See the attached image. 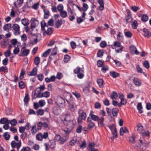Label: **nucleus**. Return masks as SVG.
Instances as JSON below:
<instances>
[{"label":"nucleus","mask_w":151,"mask_h":151,"mask_svg":"<svg viewBox=\"0 0 151 151\" xmlns=\"http://www.w3.org/2000/svg\"><path fill=\"white\" fill-rule=\"evenodd\" d=\"M42 30L43 31H45L44 33H46L48 35H51L53 30V28L52 27L48 28L46 23L44 21L41 22Z\"/></svg>","instance_id":"nucleus-1"},{"label":"nucleus","mask_w":151,"mask_h":151,"mask_svg":"<svg viewBox=\"0 0 151 151\" xmlns=\"http://www.w3.org/2000/svg\"><path fill=\"white\" fill-rule=\"evenodd\" d=\"M78 123H81L82 120H85L87 116L86 114L82 110L79 109L78 111Z\"/></svg>","instance_id":"nucleus-2"},{"label":"nucleus","mask_w":151,"mask_h":151,"mask_svg":"<svg viewBox=\"0 0 151 151\" xmlns=\"http://www.w3.org/2000/svg\"><path fill=\"white\" fill-rule=\"evenodd\" d=\"M146 147L145 142H139L134 146V148L138 150H144L146 149Z\"/></svg>","instance_id":"nucleus-3"},{"label":"nucleus","mask_w":151,"mask_h":151,"mask_svg":"<svg viewBox=\"0 0 151 151\" xmlns=\"http://www.w3.org/2000/svg\"><path fill=\"white\" fill-rule=\"evenodd\" d=\"M48 137V133L47 132H44L42 134L41 133H39L36 135V138L37 140L41 141L43 139H46Z\"/></svg>","instance_id":"nucleus-4"},{"label":"nucleus","mask_w":151,"mask_h":151,"mask_svg":"<svg viewBox=\"0 0 151 151\" xmlns=\"http://www.w3.org/2000/svg\"><path fill=\"white\" fill-rule=\"evenodd\" d=\"M45 150L48 151L49 148L52 149L55 147V142H48V143L44 144Z\"/></svg>","instance_id":"nucleus-5"},{"label":"nucleus","mask_w":151,"mask_h":151,"mask_svg":"<svg viewBox=\"0 0 151 151\" xmlns=\"http://www.w3.org/2000/svg\"><path fill=\"white\" fill-rule=\"evenodd\" d=\"M31 27L32 29L35 28L39 24L38 21L35 18H32L31 20ZM33 29H32V31Z\"/></svg>","instance_id":"nucleus-6"},{"label":"nucleus","mask_w":151,"mask_h":151,"mask_svg":"<svg viewBox=\"0 0 151 151\" xmlns=\"http://www.w3.org/2000/svg\"><path fill=\"white\" fill-rule=\"evenodd\" d=\"M95 144L94 142H90L89 144L87 149L88 150L98 151L97 149L95 148Z\"/></svg>","instance_id":"nucleus-7"},{"label":"nucleus","mask_w":151,"mask_h":151,"mask_svg":"<svg viewBox=\"0 0 151 151\" xmlns=\"http://www.w3.org/2000/svg\"><path fill=\"white\" fill-rule=\"evenodd\" d=\"M41 91L40 89H39V88H37L35 90L33 98L35 99L37 97L40 98V96H41V94H42V93H41Z\"/></svg>","instance_id":"nucleus-8"},{"label":"nucleus","mask_w":151,"mask_h":151,"mask_svg":"<svg viewBox=\"0 0 151 151\" xmlns=\"http://www.w3.org/2000/svg\"><path fill=\"white\" fill-rule=\"evenodd\" d=\"M58 104L59 106H65V101L61 97H59L57 101Z\"/></svg>","instance_id":"nucleus-9"},{"label":"nucleus","mask_w":151,"mask_h":151,"mask_svg":"<svg viewBox=\"0 0 151 151\" xmlns=\"http://www.w3.org/2000/svg\"><path fill=\"white\" fill-rule=\"evenodd\" d=\"M21 50V53L19 54V56H27L29 53V50L28 49H26L23 50Z\"/></svg>","instance_id":"nucleus-10"},{"label":"nucleus","mask_w":151,"mask_h":151,"mask_svg":"<svg viewBox=\"0 0 151 151\" xmlns=\"http://www.w3.org/2000/svg\"><path fill=\"white\" fill-rule=\"evenodd\" d=\"M108 127L112 132L113 134L115 135V134H116L117 129L114 125L112 124L109 126ZM116 135H117V134H116Z\"/></svg>","instance_id":"nucleus-11"},{"label":"nucleus","mask_w":151,"mask_h":151,"mask_svg":"<svg viewBox=\"0 0 151 151\" xmlns=\"http://www.w3.org/2000/svg\"><path fill=\"white\" fill-rule=\"evenodd\" d=\"M12 27L16 32H17L18 34H20V27L18 24H13Z\"/></svg>","instance_id":"nucleus-12"},{"label":"nucleus","mask_w":151,"mask_h":151,"mask_svg":"<svg viewBox=\"0 0 151 151\" xmlns=\"http://www.w3.org/2000/svg\"><path fill=\"white\" fill-rule=\"evenodd\" d=\"M37 70L36 68H34L31 71L28 73L27 75L29 76H35L37 74Z\"/></svg>","instance_id":"nucleus-13"},{"label":"nucleus","mask_w":151,"mask_h":151,"mask_svg":"<svg viewBox=\"0 0 151 151\" xmlns=\"http://www.w3.org/2000/svg\"><path fill=\"white\" fill-rule=\"evenodd\" d=\"M55 77L54 76H51L50 78L47 77L45 78V81L47 83H49L50 82H53L55 81Z\"/></svg>","instance_id":"nucleus-14"},{"label":"nucleus","mask_w":151,"mask_h":151,"mask_svg":"<svg viewBox=\"0 0 151 151\" xmlns=\"http://www.w3.org/2000/svg\"><path fill=\"white\" fill-rule=\"evenodd\" d=\"M128 131L127 129L125 127H121L120 130V134L121 135H123L124 133H127Z\"/></svg>","instance_id":"nucleus-15"},{"label":"nucleus","mask_w":151,"mask_h":151,"mask_svg":"<svg viewBox=\"0 0 151 151\" xmlns=\"http://www.w3.org/2000/svg\"><path fill=\"white\" fill-rule=\"evenodd\" d=\"M9 43V41L8 40L4 39L1 42V44L3 48H5Z\"/></svg>","instance_id":"nucleus-16"},{"label":"nucleus","mask_w":151,"mask_h":151,"mask_svg":"<svg viewBox=\"0 0 151 151\" xmlns=\"http://www.w3.org/2000/svg\"><path fill=\"white\" fill-rule=\"evenodd\" d=\"M11 24H7L4 25L3 27V29L4 30L9 32L11 30Z\"/></svg>","instance_id":"nucleus-17"},{"label":"nucleus","mask_w":151,"mask_h":151,"mask_svg":"<svg viewBox=\"0 0 151 151\" xmlns=\"http://www.w3.org/2000/svg\"><path fill=\"white\" fill-rule=\"evenodd\" d=\"M119 98L121 99V103L123 105H125L127 103V101L124 98V96L123 94L120 95L119 97Z\"/></svg>","instance_id":"nucleus-18"},{"label":"nucleus","mask_w":151,"mask_h":151,"mask_svg":"<svg viewBox=\"0 0 151 151\" xmlns=\"http://www.w3.org/2000/svg\"><path fill=\"white\" fill-rule=\"evenodd\" d=\"M133 82L135 85L138 86H140L141 84V82L137 78H134Z\"/></svg>","instance_id":"nucleus-19"},{"label":"nucleus","mask_w":151,"mask_h":151,"mask_svg":"<svg viewBox=\"0 0 151 151\" xmlns=\"http://www.w3.org/2000/svg\"><path fill=\"white\" fill-rule=\"evenodd\" d=\"M0 123L3 124H6L7 123H9V120H8L7 118L4 117L0 119Z\"/></svg>","instance_id":"nucleus-20"},{"label":"nucleus","mask_w":151,"mask_h":151,"mask_svg":"<svg viewBox=\"0 0 151 151\" xmlns=\"http://www.w3.org/2000/svg\"><path fill=\"white\" fill-rule=\"evenodd\" d=\"M110 74L113 78H115L119 76V73L114 71L110 72Z\"/></svg>","instance_id":"nucleus-21"},{"label":"nucleus","mask_w":151,"mask_h":151,"mask_svg":"<svg viewBox=\"0 0 151 151\" xmlns=\"http://www.w3.org/2000/svg\"><path fill=\"white\" fill-rule=\"evenodd\" d=\"M98 3L100 5L99 9L102 11L104 9V4L103 0H99Z\"/></svg>","instance_id":"nucleus-22"},{"label":"nucleus","mask_w":151,"mask_h":151,"mask_svg":"<svg viewBox=\"0 0 151 151\" xmlns=\"http://www.w3.org/2000/svg\"><path fill=\"white\" fill-rule=\"evenodd\" d=\"M104 81L102 79H98L97 83L99 85V86L100 88H102L104 87Z\"/></svg>","instance_id":"nucleus-23"},{"label":"nucleus","mask_w":151,"mask_h":151,"mask_svg":"<svg viewBox=\"0 0 151 151\" xmlns=\"http://www.w3.org/2000/svg\"><path fill=\"white\" fill-rule=\"evenodd\" d=\"M21 22L22 24L24 26H28L29 23L28 20L26 18L22 19Z\"/></svg>","instance_id":"nucleus-24"},{"label":"nucleus","mask_w":151,"mask_h":151,"mask_svg":"<svg viewBox=\"0 0 151 151\" xmlns=\"http://www.w3.org/2000/svg\"><path fill=\"white\" fill-rule=\"evenodd\" d=\"M119 109L117 108H114L112 109V113L114 116H116L118 115Z\"/></svg>","instance_id":"nucleus-25"},{"label":"nucleus","mask_w":151,"mask_h":151,"mask_svg":"<svg viewBox=\"0 0 151 151\" xmlns=\"http://www.w3.org/2000/svg\"><path fill=\"white\" fill-rule=\"evenodd\" d=\"M50 95V93L47 91H46L44 93H42L41 94V96H40V98L42 97H45V98H47Z\"/></svg>","instance_id":"nucleus-26"},{"label":"nucleus","mask_w":151,"mask_h":151,"mask_svg":"<svg viewBox=\"0 0 151 151\" xmlns=\"http://www.w3.org/2000/svg\"><path fill=\"white\" fill-rule=\"evenodd\" d=\"M137 107V109L139 111V112L140 114L142 113L143 112V111L142 110V106L141 103H138Z\"/></svg>","instance_id":"nucleus-27"},{"label":"nucleus","mask_w":151,"mask_h":151,"mask_svg":"<svg viewBox=\"0 0 151 151\" xmlns=\"http://www.w3.org/2000/svg\"><path fill=\"white\" fill-rule=\"evenodd\" d=\"M44 18L47 19L50 16V12L47 10L45 9H44Z\"/></svg>","instance_id":"nucleus-28"},{"label":"nucleus","mask_w":151,"mask_h":151,"mask_svg":"<svg viewBox=\"0 0 151 151\" xmlns=\"http://www.w3.org/2000/svg\"><path fill=\"white\" fill-rule=\"evenodd\" d=\"M60 111V109L58 107H54L53 108V113L55 114H59Z\"/></svg>","instance_id":"nucleus-29"},{"label":"nucleus","mask_w":151,"mask_h":151,"mask_svg":"<svg viewBox=\"0 0 151 151\" xmlns=\"http://www.w3.org/2000/svg\"><path fill=\"white\" fill-rule=\"evenodd\" d=\"M60 15L62 18L66 17L67 16V12L65 11H62L60 12Z\"/></svg>","instance_id":"nucleus-30"},{"label":"nucleus","mask_w":151,"mask_h":151,"mask_svg":"<svg viewBox=\"0 0 151 151\" xmlns=\"http://www.w3.org/2000/svg\"><path fill=\"white\" fill-rule=\"evenodd\" d=\"M95 126V124L93 122H88V129H91Z\"/></svg>","instance_id":"nucleus-31"},{"label":"nucleus","mask_w":151,"mask_h":151,"mask_svg":"<svg viewBox=\"0 0 151 151\" xmlns=\"http://www.w3.org/2000/svg\"><path fill=\"white\" fill-rule=\"evenodd\" d=\"M91 117L92 119L95 121H99V116L95 115H91Z\"/></svg>","instance_id":"nucleus-32"},{"label":"nucleus","mask_w":151,"mask_h":151,"mask_svg":"<svg viewBox=\"0 0 151 151\" xmlns=\"http://www.w3.org/2000/svg\"><path fill=\"white\" fill-rule=\"evenodd\" d=\"M62 22L58 19L55 23V26L57 28L60 27L62 25Z\"/></svg>","instance_id":"nucleus-33"},{"label":"nucleus","mask_w":151,"mask_h":151,"mask_svg":"<svg viewBox=\"0 0 151 151\" xmlns=\"http://www.w3.org/2000/svg\"><path fill=\"white\" fill-rule=\"evenodd\" d=\"M126 21L128 23L131 22L132 20V17L128 14V16L126 17Z\"/></svg>","instance_id":"nucleus-34"},{"label":"nucleus","mask_w":151,"mask_h":151,"mask_svg":"<svg viewBox=\"0 0 151 151\" xmlns=\"http://www.w3.org/2000/svg\"><path fill=\"white\" fill-rule=\"evenodd\" d=\"M104 62L102 60H99L97 63V65L98 67H101L104 66Z\"/></svg>","instance_id":"nucleus-35"},{"label":"nucleus","mask_w":151,"mask_h":151,"mask_svg":"<svg viewBox=\"0 0 151 151\" xmlns=\"http://www.w3.org/2000/svg\"><path fill=\"white\" fill-rule=\"evenodd\" d=\"M144 128L140 124L138 125L137 131L139 133H141L143 130Z\"/></svg>","instance_id":"nucleus-36"},{"label":"nucleus","mask_w":151,"mask_h":151,"mask_svg":"<svg viewBox=\"0 0 151 151\" xmlns=\"http://www.w3.org/2000/svg\"><path fill=\"white\" fill-rule=\"evenodd\" d=\"M43 127L44 129L46 130H48L50 129V126L46 122L42 123Z\"/></svg>","instance_id":"nucleus-37"},{"label":"nucleus","mask_w":151,"mask_h":151,"mask_svg":"<svg viewBox=\"0 0 151 151\" xmlns=\"http://www.w3.org/2000/svg\"><path fill=\"white\" fill-rule=\"evenodd\" d=\"M148 19V17L146 15H143L141 17V20L142 21L146 22Z\"/></svg>","instance_id":"nucleus-38"},{"label":"nucleus","mask_w":151,"mask_h":151,"mask_svg":"<svg viewBox=\"0 0 151 151\" xmlns=\"http://www.w3.org/2000/svg\"><path fill=\"white\" fill-rule=\"evenodd\" d=\"M29 100V98L28 94L26 93L24 98V101L25 103H28Z\"/></svg>","instance_id":"nucleus-39"},{"label":"nucleus","mask_w":151,"mask_h":151,"mask_svg":"<svg viewBox=\"0 0 151 151\" xmlns=\"http://www.w3.org/2000/svg\"><path fill=\"white\" fill-rule=\"evenodd\" d=\"M117 96L118 95L117 93L115 91H113L111 93V98L112 99H116L117 98Z\"/></svg>","instance_id":"nucleus-40"},{"label":"nucleus","mask_w":151,"mask_h":151,"mask_svg":"<svg viewBox=\"0 0 151 151\" xmlns=\"http://www.w3.org/2000/svg\"><path fill=\"white\" fill-rule=\"evenodd\" d=\"M37 129H36V126L35 125L33 126L32 127L31 129L32 133L33 134H35L37 132Z\"/></svg>","instance_id":"nucleus-41"},{"label":"nucleus","mask_w":151,"mask_h":151,"mask_svg":"<svg viewBox=\"0 0 151 151\" xmlns=\"http://www.w3.org/2000/svg\"><path fill=\"white\" fill-rule=\"evenodd\" d=\"M70 56L68 55H65L63 59V61L65 63L68 62L70 59Z\"/></svg>","instance_id":"nucleus-42"},{"label":"nucleus","mask_w":151,"mask_h":151,"mask_svg":"<svg viewBox=\"0 0 151 151\" xmlns=\"http://www.w3.org/2000/svg\"><path fill=\"white\" fill-rule=\"evenodd\" d=\"M132 28L134 29H136L137 27V22L134 20L132 24Z\"/></svg>","instance_id":"nucleus-43"},{"label":"nucleus","mask_w":151,"mask_h":151,"mask_svg":"<svg viewBox=\"0 0 151 151\" xmlns=\"http://www.w3.org/2000/svg\"><path fill=\"white\" fill-rule=\"evenodd\" d=\"M40 58L38 57H36L34 60L35 63L37 65H38L40 63Z\"/></svg>","instance_id":"nucleus-44"},{"label":"nucleus","mask_w":151,"mask_h":151,"mask_svg":"<svg viewBox=\"0 0 151 151\" xmlns=\"http://www.w3.org/2000/svg\"><path fill=\"white\" fill-rule=\"evenodd\" d=\"M9 122L12 126H15L17 123V121L15 119H13L10 122Z\"/></svg>","instance_id":"nucleus-45"},{"label":"nucleus","mask_w":151,"mask_h":151,"mask_svg":"<svg viewBox=\"0 0 151 151\" xmlns=\"http://www.w3.org/2000/svg\"><path fill=\"white\" fill-rule=\"evenodd\" d=\"M114 46L116 47H122L119 41H115L114 42Z\"/></svg>","instance_id":"nucleus-46"},{"label":"nucleus","mask_w":151,"mask_h":151,"mask_svg":"<svg viewBox=\"0 0 151 151\" xmlns=\"http://www.w3.org/2000/svg\"><path fill=\"white\" fill-rule=\"evenodd\" d=\"M25 74V70L24 69L22 70L21 71L19 78L20 79H22L24 78V76Z\"/></svg>","instance_id":"nucleus-47"},{"label":"nucleus","mask_w":151,"mask_h":151,"mask_svg":"<svg viewBox=\"0 0 151 151\" xmlns=\"http://www.w3.org/2000/svg\"><path fill=\"white\" fill-rule=\"evenodd\" d=\"M132 10L134 12H136L139 9V8L137 6H132L131 7Z\"/></svg>","instance_id":"nucleus-48"},{"label":"nucleus","mask_w":151,"mask_h":151,"mask_svg":"<svg viewBox=\"0 0 151 151\" xmlns=\"http://www.w3.org/2000/svg\"><path fill=\"white\" fill-rule=\"evenodd\" d=\"M11 43L12 44L14 45V47H15L16 45L17 42V41L16 39H12L11 40Z\"/></svg>","instance_id":"nucleus-49"},{"label":"nucleus","mask_w":151,"mask_h":151,"mask_svg":"<svg viewBox=\"0 0 151 151\" xmlns=\"http://www.w3.org/2000/svg\"><path fill=\"white\" fill-rule=\"evenodd\" d=\"M4 136L6 140H8L10 137L9 134L8 132H6L4 133Z\"/></svg>","instance_id":"nucleus-50"},{"label":"nucleus","mask_w":151,"mask_h":151,"mask_svg":"<svg viewBox=\"0 0 151 151\" xmlns=\"http://www.w3.org/2000/svg\"><path fill=\"white\" fill-rule=\"evenodd\" d=\"M143 64L144 67L147 69H148L150 68L149 64L147 61H144Z\"/></svg>","instance_id":"nucleus-51"},{"label":"nucleus","mask_w":151,"mask_h":151,"mask_svg":"<svg viewBox=\"0 0 151 151\" xmlns=\"http://www.w3.org/2000/svg\"><path fill=\"white\" fill-rule=\"evenodd\" d=\"M83 5L82 10H83V11L85 12L88 8V5L87 4L85 3H83Z\"/></svg>","instance_id":"nucleus-52"},{"label":"nucleus","mask_w":151,"mask_h":151,"mask_svg":"<svg viewBox=\"0 0 151 151\" xmlns=\"http://www.w3.org/2000/svg\"><path fill=\"white\" fill-rule=\"evenodd\" d=\"M84 21V19H82L81 17H78L77 18V23L79 24L81 23Z\"/></svg>","instance_id":"nucleus-53"},{"label":"nucleus","mask_w":151,"mask_h":151,"mask_svg":"<svg viewBox=\"0 0 151 151\" xmlns=\"http://www.w3.org/2000/svg\"><path fill=\"white\" fill-rule=\"evenodd\" d=\"M130 52L132 53H133L134 51L137 49L136 47L133 45L130 46Z\"/></svg>","instance_id":"nucleus-54"},{"label":"nucleus","mask_w":151,"mask_h":151,"mask_svg":"<svg viewBox=\"0 0 151 151\" xmlns=\"http://www.w3.org/2000/svg\"><path fill=\"white\" fill-rule=\"evenodd\" d=\"M37 113L38 115H42L44 114V111L43 110L39 109L37 110Z\"/></svg>","instance_id":"nucleus-55"},{"label":"nucleus","mask_w":151,"mask_h":151,"mask_svg":"<svg viewBox=\"0 0 151 151\" xmlns=\"http://www.w3.org/2000/svg\"><path fill=\"white\" fill-rule=\"evenodd\" d=\"M37 126V130H40L41 129V128L43 127L42 122H39L38 123Z\"/></svg>","instance_id":"nucleus-56"},{"label":"nucleus","mask_w":151,"mask_h":151,"mask_svg":"<svg viewBox=\"0 0 151 151\" xmlns=\"http://www.w3.org/2000/svg\"><path fill=\"white\" fill-rule=\"evenodd\" d=\"M106 45V43L105 41H102L100 43V46L102 48H104Z\"/></svg>","instance_id":"nucleus-57"},{"label":"nucleus","mask_w":151,"mask_h":151,"mask_svg":"<svg viewBox=\"0 0 151 151\" xmlns=\"http://www.w3.org/2000/svg\"><path fill=\"white\" fill-rule=\"evenodd\" d=\"M45 101L44 100H40L39 102V104L41 107L43 106L45 104Z\"/></svg>","instance_id":"nucleus-58"},{"label":"nucleus","mask_w":151,"mask_h":151,"mask_svg":"<svg viewBox=\"0 0 151 151\" xmlns=\"http://www.w3.org/2000/svg\"><path fill=\"white\" fill-rule=\"evenodd\" d=\"M70 45L73 49H75L76 47V43L73 41H72L70 42Z\"/></svg>","instance_id":"nucleus-59"},{"label":"nucleus","mask_w":151,"mask_h":151,"mask_svg":"<svg viewBox=\"0 0 151 151\" xmlns=\"http://www.w3.org/2000/svg\"><path fill=\"white\" fill-rule=\"evenodd\" d=\"M39 5V2H37L35 4H34L32 7V8L35 9H36L38 8Z\"/></svg>","instance_id":"nucleus-60"},{"label":"nucleus","mask_w":151,"mask_h":151,"mask_svg":"<svg viewBox=\"0 0 151 151\" xmlns=\"http://www.w3.org/2000/svg\"><path fill=\"white\" fill-rule=\"evenodd\" d=\"M103 67L101 69V71L103 73H105L108 70V67L106 66L105 65L102 66Z\"/></svg>","instance_id":"nucleus-61"},{"label":"nucleus","mask_w":151,"mask_h":151,"mask_svg":"<svg viewBox=\"0 0 151 151\" xmlns=\"http://www.w3.org/2000/svg\"><path fill=\"white\" fill-rule=\"evenodd\" d=\"M136 69H137V71L138 73H142V70L140 67L139 65H138L137 66Z\"/></svg>","instance_id":"nucleus-62"},{"label":"nucleus","mask_w":151,"mask_h":151,"mask_svg":"<svg viewBox=\"0 0 151 151\" xmlns=\"http://www.w3.org/2000/svg\"><path fill=\"white\" fill-rule=\"evenodd\" d=\"M19 88H23L24 87V83L22 81H21L19 83Z\"/></svg>","instance_id":"nucleus-63"},{"label":"nucleus","mask_w":151,"mask_h":151,"mask_svg":"<svg viewBox=\"0 0 151 151\" xmlns=\"http://www.w3.org/2000/svg\"><path fill=\"white\" fill-rule=\"evenodd\" d=\"M38 79L40 81H42L43 79L44 76L42 74H39L37 76Z\"/></svg>","instance_id":"nucleus-64"}]
</instances>
